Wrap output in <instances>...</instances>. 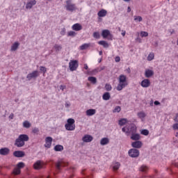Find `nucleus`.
Segmentation results:
<instances>
[{
	"instance_id": "obj_1",
	"label": "nucleus",
	"mask_w": 178,
	"mask_h": 178,
	"mask_svg": "<svg viewBox=\"0 0 178 178\" xmlns=\"http://www.w3.org/2000/svg\"><path fill=\"white\" fill-rule=\"evenodd\" d=\"M122 131H123V133H125L127 136H129V134H131V140H134V141H138V140L141 138L140 134H136L137 133V127L133 123H131L128 127H123L122 129Z\"/></svg>"
},
{
	"instance_id": "obj_2",
	"label": "nucleus",
	"mask_w": 178,
	"mask_h": 178,
	"mask_svg": "<svg viewBox=\"0 0 178 178\" xmlns=\"http://www.w3.org/2000/svg\"><path fill=\"white\" fill-rule=\"evenodd\" d=\"M129 86V82L127 81V76L124 74H120L118 77V84L117 86L116 90L118 91H122L123 88Z\"/></svg>"
},
{
	"instance_id": "obj_3",
	"label": "nucleus",
	"mask_w": 178,
	"mask_h": 178,
	"mask_svg": "<svg viewBox=\"0 0 178 178\" xmlns=\"http://www.w3.org/2000/svg\"><path fill=\"white\" fill-rule=\"evenodd\" d=\"M29 140L30 138L26 134H21L15 140V145L18 148H22V147H24L25 142L29 141Z\"/></svg>"
},
{
	"instance_id": "obj_4",
	"label": "nucleus",
	"mask_w": 178,
	"mask_h": 178,
	"mask_svg": "<svg viewBox=\"0 0 178 178\" xmlns=\"http://www.w3.org/2000/svg\"><path fill=\"white\" fill-rule=\"evenodd\" d=\"M74 119L69 118L67 120V124H65V129L68 131H73L76 129V125L74 124Z\"/></svg>"
},
{
	"instance_id": "obj_5",
	"label": "nucleus",
	"mask_w": 178,
	"mask_h": 178,
	"mask_svg": "<svg viewBox=\"0 0 178 178\" xmlns=\"http://www.w3.org/2000/svg\"><path fill=\"white\" fill-rule=\"evenodd\" d=\"M66 5H65V9L66 10H68L69 12H73L77 9L76 7V4L73 3L72 2V0H67L65 1Z\"/></svg>"
},
{
	"instance_id": "obj_6",
	"label": "nucleus",
	"mask_w": 178,
	"mask_h": 178,
	"mask_svg": "<svg viewBox=\"0 0 178 178\" xmlns=\"http://www.w3.org/2000/svg\"><path fill=\"white\" fill-rule=\"evenodd\" d=\"M67 165L68 163L66 162V161H65L64 159H60L56 163V170L58 172H60L62 168H65V166H67Z\"/></svg>"
},
{
	"instance_id": "obj_7",
	"label": "nucleus",
	"mask_w": 178,
	"mask_h": 178,
	"mask_svg": "<svg viewBox=\"0 0 178 178\" xmlns=\"http://www.w3.org/2000/svg\"><path fill=\"white\" fill-rule=\"evenodd\" d=\"M69 67L71 72L77 70V68L79 67V61H77V60H70L69 63Z\"/></svg>"
},
{
	"instance_id": "obj_8",
	"label": "nucleus",
	"mask_w": 178,
	"mask_h": 178,
	"mask_svg": "<svg viewBox=\"0 0 178 178\" xmlns=\"http://www.w3.org/2000/svg\"><path fill=\"white\" fill-rule=\"evenodd\" d=\"M24 167V163L19 162L17 164V167L13 170V175H20V169H23Z\"/></svg>"
},
{
	"instance_id": "obj_9",
	"label": "nucleus",
	"mask_w": 178,
	"mask_h": 178,
	"mask_svg": "<svg viewBox=\"0 0 178 178\" xmlns=\"http://www.w3.org/2000/svg\"><path fill=\"white\" fill-rule=\"evenodd\" d=\"M38 76H40V72L37 70L32 72L31 73H29L27 76H26V79L27 80H29V81H30V80H33V79H37V77H38Z\"/></svg>"
},
{
	"instance_id": "obj_10",
	"label": "nucleus",
	"mask_w": 178,
	"mask_h": 178,
	"mask_svg": "<svg viewBox=\"0 0 178 178\" xmlns=\"http://www.w3.org/2000/svg\"><path fill=\"white\" fill-rule=\"evenodd\" d=\"M129 156L131 158H137L140 155V151L136 149H131L128 152Z\"/></svg>"
},
{
	"instance_id": "obj_11",
	"label": "nucleus",
	"mask_w": 178,
	"mask_h": 178,
	"mask_svg": "<svg viewBox=\"0 0 178 178\" xmlns=\"http://www.w3.org/2000/svg\"><path fill=\"white\" fill-rule=\"evenodd\" d=\"M140 86L143 88H148L151 86V81L148 79H145L141 81Z\"/></svg>"
},
{
	"instance_id": "obj_12",
	"label": "nucleus",
	"mask_w": 178,
	"mask_h": 178,
	"mask_svg": "<svg viewBox=\"0 0 178 178\" xmlns=\"http://www.w3.org/2000/svg\"><path fill=\"white\" fill-rule=\"evenodd\" d=\"M33 168L36 170H38L40 169H42L44 168V162L42 161H38L33 164Z\"/></svg>"
},
{
	"instance_id": "obj_13",
	"label": "nucleus",
	"mask_w": 178,
	"mask_h": 178,
	"mask_svg": "<svg viewBox=\"0 0 178 178\" xmlns=\"http://www.w3.org/2000/svg\"><path fill=\"white\" fill-rule=\"evenodd\" d=\"M37 4V1L35 0H29L26 5V9H31L34 5Z\"/></svg>"
},
{
	"instance_id": "obj_14",
	"label": "nucleus",
	"mask_w": 178,
	"mask_h": 178,
	"mask_svg": "<svg viewBox=\"0 0 178 178\" xmlns=\"http://www.w3.org/2000/svg\"><path fill=\"white\" fill-rule=\"evenodd\" d=\"M51 145H52V138L48 136L45 138L44 147L45 148H51Z\"/></svg>"
},
{
	"instance_id": "obj_15",
	"label": "nucleus",
	"mask_w": 178,
	"mask_h": 178,
	"mask_svg": "<svg viewBox=\"0 0 178 178\" xmlns=\"http://www.w3.org/2000/svg\"><path fill=\"white\" fill-rule=\"evenodd\" d=\"M93 138L91 135H85L83 138H82V141H83V143H91V141H92Z\"/></svg>"
},
{
	"instance_id": "obj_16",
	"label": "nucleus",
	"mask_w": 178,
	"mask_h": 178,
	"mask_svg": "<svg viewBox=\"0 0 178 178\" xmlns=\"http://www.w3.org/2000/svg\"><path fill=\"white\" fill-rule=\"evenodd\" d=\"M119 124L120 126H124V124H128V126H126V127H128L129 126H130V124H131V122L127 121V119L122 118L119 120Z\"/></svg>"
},
{
	"instance_id": "obj_17",
	"label": "nucleus",
	"mask_w": 178,
	"mask_h": 178,
	"mask_svg": "<svg viewBox=\"0 0 178 178\" xmlns=\"http://www.w3.org/2000/svg\"><path fill=\"white\" fill-rule=\"evenodd\" d=\"M72 29L74 30V31H80L81 30H83V26L81 24L76 23L72 25Z\"/></svg>"
},
{
	"instance_id": "obj_18",
	"label": "nucleus",
	"mask_w": 178,
	"mask_h": 178,
	"mask_svg": "<svg viewBox=\"0 0 178 178\" xmlns=\"http://www.w3.org/2000/svg\"><path fill=\"white\" fill-rule=\"evenodd\" d=\"M102 35L103 38H108V37H112V34H111V31L108 29H104L102 32Z\"/></svg>"
},
{
	"instance_id": "obj_19",
	"label": "nucleus",
	"mask_w": 178,
	"mask_h": 178,
	"mask_svg": "<svg viewBox=\"0 0 178 178\" xmlns=\"http://www.w3.org/2000/svg\"><path fill=\"white\" fill-rule=\"evenodd\" d=\"M14 156H16V158H23L24 156L25 153L23 151H15L13 153Z\"/></svg>"
},
{
	"instance_id": "obj_20",
	"label": "nucleus",
	"mask_w": 178,
	"mask_h": 178,
	"mask_svg": "<svg viewBox=\"0 0 178 178\" xmlns=\"http://www.w3.org/2000/svg\"><path fill=\"white\" fill-rule=\"evenodd\" d=\"M95 113H97V110L92 108L88 109L86 111V116H94Z\"/></svg>"
},
{
	"instance_id": "obj_21",
	"label": "nucleus",
	"mask_w": 178,
	"mask_h": 178,
	"mask_svg": "<svg viewBox=\"0 0 178 178\" xmlns=\"http://www.w3.org/2000/svg\"><path fill=\"white\" fill-rule=\"evenodd\" d=\"M134 148H141L143 147V143L140 140L135 141L131 144Z\"/></svg>"
},
{
	"instance_id": "obj_22",
	"label": "nucleus",
	"mask_w": 178,
	"mask_h": 178,
	"mask_svg": "<svg viewBox=\"0 0 178 178\" xmlns=\"http://www.w3.org/2000/svg\"><path fill=\"white\" fill-rule=\"evenodd\" d=\"M19 46H20V43H19V42H14L11 46V49H10L11 52H15V51H17V48H19Z\"/></svg>"
},
{
	"instance_id": "obj_23",
	"label": "nucleus",
	"mask_w": 178,
	"mask_h": 178,
	"mask_svg": "<svg viewBox=\"0 0 178 178\" xmlns=\"http://www.w3.org/2000/svg\"><path fill=\"white\" fill-rule=\"evenodd\" d=\"M145 76L147 79L152 77V76H154V71L152 70H146L145 72Z\"/></svg>"
},
{
	"instance_id": "obj_24",
	"label": "nucleus",
	"mask_w": 178,
	"mask_h": 178,
	"mask_svg": "<svg viewBox=\"0 0 178 178\" xmlns=\"http://www.w3.org/2000/svg\"><path fill=\"white\" fill-rule=\"evenodd\" d=\"M108 13V11H106V10L105 9H102L101 10H99L97 13V16H99V17H105V16H106Z\"/></svg>"
},
{
	"instance_id": "obj_25",
	"label": "nucleus",
	"mask_w": 178,
	"mask_h": 178,
	"mask_svg": "<svg viewBox=\"0 0 178 178\" xmlns=\"http://www.w3.org/2000/svg\"><path fill=\"white\" fill-rule=\"evenodd\" d=\"M9 149L7 147L0 149V154L1 155H8L9 154Z\"/></svg>"
},
{
	"instance_id": "obj_26",
	"label": "nucleus",
	"mask_w": 178,
	"mask_h": 178,
	"mask_svg": "<svg viewBox=\"0 0 178 178\" xmlns=\"http://www.w3.org/2000/svg\"><path fill=\"white\" fill-rule=\"evenodd\" d=\"M99 45H102L104 48H108L109 47V44L107 43L106 41L105 40H100L98 42Z\"/></svg>"
},
{
	"instance_id": "obj_27",
	"label": "nucleus",
	"mask_w": 178,
	"mask_h": 178,
	"mask_svg": "<svg viewBox=\"0 0 178 178\" xmlns=\"http://www.w3.org/2000/svg\"><path fill=\"white\" fill-rule=\"evenodd\" d=\"M101 145H106L107 144H109V138H102L100 141Z\"/></svg>"
},
{
	"instance_id": "obj_28",
	"label": "nucleus",
	"mask_w": 178,
	"mask_h": 178,
	"mask_svg": "<svg viewBox=\"0 0 178 178\" xmlns=\"http://www.w3.org/2000/svg\"><path fill=\"white\" fill-rule=\"evenodd\" d=\"M102 98L104 101H109L111 99V94L106 92L103 95Z\"/></svg>"
},
{
	"instance_id": "obj_29",
	"label": "nucleus",
	"mask_w": 178,
	"mask_h": 178,
	"mask_svg": "<svg viewBox=\"0 0 178 178\" xmlns=\"http://www.w3.org/2000/svg\"><path fill=\"white\" fill-rule=\"evenodd\" d=\"M155 58V54H154V52H151L149 54V55L147 56V60H149V62H151V60H154Z\"/></svg>"
},
{
	"instance_id": "obj_30",
	"label": "nucleus",
	"mask_w": 178,
	"mask_h": 178,
	"mask_svg": "<svg viewBox=\"0 0 178 178\" xmlns=\"http://www.w3.org/2000/svg\"><path fill=\"white\" fill-rule=\"evenodd\" d=\"M140 172H143V173H147L148 172V167L147 165H143L139 168Z\"/></svg>"
},
{
	"instance_id": "obj_31",
	"label": "nucleus",
	"mask_w": 178,
	"mask_h": 178,
	"mask_svg": "<svg viewBox=\"0 0 178 178\" xmlns=\"http://www.w3.org/2000/svg\"><path fill=\"white\" fill-rule=\"evenodd\" d=\"M138 116L139 119H141V120H144V119H145V116H147V115L143 111H140V112L138 113Z\"/></svg>"
},
{
	"instance_id": "obj_32",
	"label": "nucleus",
	"mask_w": 178,
	"mask_h": 178,
	"mask_svg": "<svg viewBox=\"0 0 178 178\" xmlns=\"http://www.w3.org/2000/svg\"><path fill=\"white\" fill-rule=\"evenodd\" d=\"M23 127H24L25 129H30V127H31V124L30 123V122L26 120L23 122Z\"/></svg>"
},
{
	"instance_id": "obj_33",
	"label": "nucleus",
	"mask_w": 178,
	"mask_h": 178,
	"mask_svg": "<svg viewBox=\"0 0 178 178\" xmlns=\"http://www.w3.org/2000/svg\"><path fill=\"white\" fill-rule=\"evenodd\" d=\"M120 168V163L116 162L113 164V170H118Z\"/></svg>"
},
{
	"instance_id": "obj_34",
	"label": "nucleus",
	"mask_w": 178,
	"mask_h": 178,
	"mask_svg": "<svg viewBox=\"0 0 178 178\" xmlns=\"http://www.w3.org/2000/svg\"><path fill=\"white\" fill-rule=\"evenodd\" d=\"M54 151L56 152H60V151H63V147L60 145H56L54 147Z\"/></svg>"
},
{
	"instance_id": "obj_35",
	"label": "nucleus",
	"mask_w": 178,
	"mask_h": 178,
	"mask_svg": "<svg viewBox=\"0 0 178 178\" xmlns=\"http://www.w3.org/2000/svg\"><path fill=\"white\" fill-rule=\"evenodd\" d=\"M88 81H90L92 84H96L97 83V78L94 76H89L88 78Z\"/></svg>"
},
{
	"instance_id": "obj_36",
	"label": "nucleus",
	"mask_w": 178,
	"mask_h": 178,
	"mask_svg": "<svg viewBox=\"0 0 178 178\" xmlns=\"http://www.w3.org/2000/svg\"><path fill=\"white\" fill-rule=\"evenodd\" d=\"M89 47H90V44L85 43L81 46H80V49L81 51H84V49H87V48H88Z\"/></svg>"
},
{
	"instance_id": "obj_37",
	"label": "nucleus",
	"mask_w": 178,
	"mask_h": 178,
	"mask_svg": "<svg viewBox=\"0 0 178 178\" xmlns=\"http://www.w3.org/2000/svg\"><path fill=\"white\" fill-rule=\"evenodd\" d=\"M135 22H143V17L135 15L134 17Z\"/></svg>"
},
{
	"instance_id": "obj_38",
	"label": "nucleus",
	"mask_w": 178,
	"mask_h": 178,
	"mask_svg": "<svg viewBox=\"0 0 178 178\" xmlns=\"http://www.w3.org/2000/svg\"><path fill=\"white\" fill-rule=\"evenodd\" d=\"M104 88L106 91H111V90H112V86L109 83H106L105 85Z\"/></svg>"
},
{
	"instance_id": "obj_39",
	"label": "nucleus",
	"mask_w": 178,
	"mask_h": 178,
	"mask_svg": "<svg viewBox=\"0 0 178 178\" xmlns=\"http://www.w3.org/2000/svg\"><path fill=\"white\" fill-rule=\"evenodd\" d=\"M140 134H142L143 136H148V134H149V131H148L147 129H143L140 131Z\"/></svg>"
},
{
	"instance_id": "obj_40",
	"label": "nucleus",
	"mask_w": 178,
	"mask_h": 178,
	"mask_svg": "<svg viewBox=\"0 0 178 178\" xmlns=\"http://www.w3.org/2000/svg\"><path fill=\"white\" fill-rule=\"evenodd\" d=\"M120 111H122V108H120V106H115V108H114V110L113 111V112L114 113H116V112H117V113H119V112H120Z\"/></svg>"
},
{
	"instance_id": "obj_41",
	"label": "nucleus",
	"mask_w": 178,
	"mask_h": 178,
	"mask_svg": "<svg viewBox=\"0 0 178 178\" xmlns=\"http://www.w3.org/2000/svg\"><path fill=\"white\" fill-rule=\"evenodd\" d=\"M68 37H74L76 35V32L70 31L67 33Z\"/></svg>"
},
{
	"instance_id": "obj_42",
	"label": "nucleus",
	"mask_w": 178,
	"mask_h": 178,
	"mask_svg": "<svg viewBox=\"0 0 178 178\" xmlns=\"http://www.w3.org/2000/svg\"><path fill=\"white\" fill-rule=\"evenodd\" d=\"M54 49L56 51H61L62 49V46L61 45H59V44H55L54 45Z\"/></svg>"
},
{
	"instance_id": "obj_43",
	"label": "nucleus",
	"mask_w": 178,
	"mask_h": 178,
	"mask_svg": "<svg viewBox=\"0 0 178 178\" xmlns=\"http://www.w3.org/2000/svg\"><path fill=\"white\" fill-rule=\"evenodd\" d=\"M32 133H33V134H38L40 133V129L37 127H35L33 129Z\"/></svg>"
},
{
	"instance_id": "obj_44",
	"label": "nucleus",
	"mask_w": 178,
	"mask_h": 178,
	"mask_svg": "<svg viewBox=\"0 0 178 178\" xmlns=\"http://www.w3.org/2000/svg\"><path fill=\"white\" fill-rule=\"evenodd\" d=\"M140 37H148V33L145 31H140Z\"/></svg>"
},
{
	"instance_id": "obj_45",
	"label": "nucleus",
	"mask_w": 178,
	"mask_h": 178,
	"mask_svg": "<svg viewBox=\"0 0 178 178\" xmlns=\"http://www.w3.org/2000/svg\"><path fill=\"white\" fill-rule=\"evenodd\" d=\"M40 72H43L44 74H45V73H47V67H45L44 66H40Z\"/></svg>"
},
{
	"instance_id": "obj_46",
	"label": "nucleus",
	"mask_w": 178,
	"mask_h": 178,
	"mask_svg": "<svg viewBox=\"0 0 178 178\" xmlns=\"http://www.w3.org/2000/svg\"><path fill=\"white\" fill-rule=\"evenodd\" d=\"M95 73H98V70L95 69L94 70L92 73H90V72L87 71L85 72L86 74H95Z\"/></svg>"
},
{
	"instance_id": "obj_47",
	"label": "nucleus",
	"mask_w": 178,
	"mask_h": 178,
	"mask_svg": "<svg viewBox=\"0 0 178 178\" xmlns=\"http://www.w3.org/2000/svg\"><path fill=\"white\" fill-rule=\"evenodd\" d=\"M93 37H94V38H97V39L99 38V37H100L99 33L94 32L93 33Z\"/></svg>"
},
{
	"instance_id": "obj_48",
	"label": "nucleus",
	"mask_w": 178,
	"mask_h": 178,
	"mask_svg": "<svg viewBox=\"0 0 178 178\" xmlns=\"http://www.w3.org/2000/svg\"><path fill=\"white\" fill-rule=\"evenodd\" d=\"M65 34H66V29L65 28H63V29H61L60 35H65Z\"/></svg>"
},
{
	"instance_id": "obj_49",
	"label": "nucleus",
	"mask_w": 178,
	"mask_h": 178,
	"mask_svg": "<svg viewBox=\"0 0 178 178\" xmlns=\"http://www.w3.org/2000/svg\"><path fill=\"white\" fill-rule=\"evenodd\" d=\"M173 130H178V123H175L172 125Z\"/></svg>"
},
{
	"instance_id": "obj_50",
	"label": "nucleus",
	"mask_w": 178,
	"mask_h": 178,
	"mask_svg": "<svg viewBox=\"0 0 178 178\" xmlns=\"http://www.w3.org/2000/svg\"><path fill=\"white\" fill-rule=\"evenodd\" d=\"M115 62H120V57L119 56L115 57Z\"/></svg>"
},
{
	"instance_id": "obj_51",
	"label": "nucleus",
	"mask_w": 178,
	"mask_h": 178,
	"mask_svg": "<svg viewBox=\"0 0 178 178\" xmlns=\"http://www.w3.org/2000/svg\"><path fill=\"white\" fill-rule=\"evenodd\" d=\"M13 118H15V115L13 113H11L10 115H9V119H13Z\"/></svg>"
},
{
	"instance_id": "obj_52",
	"label": "nucleus",
	"mask_w": 178,
	"mask_h": 178,
	"mask_svg": "<svg viewBox=\"0 0 178 178\" xmlns=\"http://www.w3.org/2000/svg\"><path fill=\"white\" fill-rule=\"evenodd\" d=\"M83 69H85L86 70H88V65L87 64H84Z\"/></svg>"
},
{
	"instance_id": "obj_53",
	"label": "nucleus",
	"mask_w": 178,
	"mask_h": 178,
	"mask_svg": "<svg viewBox=\"0 0 178 178\" xmlns=\"http://www.w3.org/2000/svg\"><path fill=\"white\" fill-rule=\"evenodd\" d=\"M65 88H66L65 86H60V89L62 90V91H63V90H65Z\"/></svg>"
},
{
	"instance_id": "obj_54",
	"label": "nucleus",
	"mask_w": 178,
	"mask_h": 178,
	"mask_svg": "<svg viewBox=\"0 0 178 178\" xmlns=\"http://www.w3.org/2000/svg\"><path fill=\"white\" fill-rule=\"evenodd\" d=\"M154 105H161V102H158V101H155L154 102Z\"/></svg>"
},
{
	"instance_id": "obj_55",
	"label": "nucleus",
	"mask_w": 178,
	"mask_h": 178,
	"mask_svg": "<svg viewBox=\"0 0 178 178\" xmlns=\"http://www.w3.org/2000/svg\"><path fill=\"white\" fill-rule=\"evenodd\" d=\"M122 37H124V35H126V31L122 32Z\"/></svg>"
},
{
	"instance_id": "obj_56",
	"label": "nucleus",
	"mask_w": 178,
	"mask_h": 178,
	"mask_svg": "<svg viewBox=\"0 0 178 178\" xmlns=\"http://www.w3.org/2000/svg\"><path fill=\"white\" fill-rule=\"evenodd\" d=\"M136 41H138V42H141V39L140 38H137Z\"/></svg>"
},
{
	"instance_id": "obj_57",
	"label": "nucleus",
	"mask_w": 178,
	"mask_h": 178,
	"mask_svg": "<svg viewBox=\"0 0 178 178\" xmlns=\"http://www.w3.org/2000/svg\"><path fill=\"white\" fill-rule=\"evenodd\" d=\"M65 106H66V108H69V106H70V104L66 103Z\"/></svg>"
},
{
	"instance_id": "obj_58",
	"label": "nucleus",
	"mask_w": 178,
	"mask_h": 178,
	"mask_svg": "<svg viewBox=\"0 0 178 178\" xmlns=\"http://www.w3.org/2000/svg\"><path fill=\"white\" fill-rule=\"evenodd\" d=\"M150 106H154V102H153V101H152V102H150Z\"/></svg>"
},
{
	"instance_id": "obj_59",
	"label": "nucleus",
	"mask_w": 178,
	"mask_h": 178,
	"mask_svg": "<svg viewBox=\"0 0 178 178\" xmlns=\"http://www.w3.org/2000/svg\"><path fill=\"white\" fill-rule=\"evenodd\" d=\"M131 8H130V7H128V12H131Z\"/></svg>"
},
{
	"instance_id": "obj_60",
	"label": "nucleus",
	"mask_w": 178,
	"mask_h": 178,
	"mask_svg": "<svg viewBox=\"0 0 178 178\" xmlns=\"http://www.w3.org/2000/svg\"><path fill=\"white\" fill-rule=\"evenodd\" d=\"M99 55H102V51H100L99 52Z\"/></svg>"
},
{
	"instance_id": "obj_61",
	"label": "nucleus",
	"mask_w": 178,
	"mask_h": 178,
	"mask_svg": "<svg viewBox=\"0 0 178 178\" xmlns=\"http://www.w3.org/2000/svg\"><path fill=\"white\" fill-rule=\"evenodd\" d=\"M124 2H130V0H123Z\"/></svg>"
},
{
	"instance_id": "obj_62",
	"label": "nucleus",
	"mask_w": 178,
	"mask_h": 178,
	"mask_svg": "<svg viewBox=\"0 0 178 178\" xmlns=\"http://www.w3.org/2000/svg\"><path fill=\"white\" fill-rule=\"evenodd\" d=\"M175 137H177V138H178V132L176 133Z\"/></svg>"
},
{
	"instance_id": "obj_63",
	"label": "nucleus",
	"mask_w": 178,
	"mask_h": 178,
	"mask_svg": "<svg viewBox=\"0 0 178 178\" xmlns=\"http://www.w3.org/2000/svg\"><path fill=\"white\" fill-rule=\"evenodd\" d=\"M177 45H178V39H177Z\"/></svg>"
},
{
	"instance_id": "obj_64",
	"label": "nucleus",
	"mask_w": 178,
	"mask_h": 178,
	"mask_svg": "<svg viewBox=\"0 0 178 178\" xmlns=\"http://www.w3.org/2000/svg\"><path fill=\"white\" fill-rule=\"evenodd\" d=\"M47 178H51V177H47Z\"/></svg>"
}]
</instances>
